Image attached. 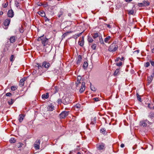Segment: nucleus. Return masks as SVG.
<instances>
[{"instance_id":"37","label":"nucleus","mask_w":154,"mask_h":154,"mask_svg":"<svg viewBox=\"0 0 154 154\" xmlns=\"http://www.w3.org/2000/svg\"><path fill=\"white\" fill-rule=\"evenodd\" d=\"M14 58V56L13 55H11L10 57V61L11 62H12L13 61Z\"/></svg>"},{"instance_id":"25","label":"nucleus","mask_w":154,"mask_h":154,"mask_svg":"<svg viewBox=\"0 0 154 154\" xmlns=\"http://www.w3.org/2000/svg\"><path fill=\"white\" fill-rule=\"evenodd\" d=\"M9 141L11 143H14L16 142V140L14 138L12 137L9 140Z\"/></svg>"},{"instance_id":"29","label":"nucleus","mask_w":154,"mask_h":154,"mask_svg":"<svg viewBox=\"0 0 154 154\" xmlns=\"http://www.w3.org/2000/svg\"><path fill=\"white\" fill-rule=\"evenodd\" d=\"M15 4L16 5V7L18 8H19V9H21L20 7V6L19 5V3L17 1V2H15Z\"/></svg>"},{"instance_id":"17","label":"nucleus","mask_w":154,"mask_h":154,"mask_svg":"<svg viewBox=\"0 0 154 154\" xmlns=\"http://www.w3.org/2000/svg\"><path fill=\"white\" fill-rule=\"evenodd\" d=\"M92 36L94 39H95L97 37H99V35L97 33H94L92 34Z\"/></svg>"},{"instance_id":"57","label":"nucleus","mask_w":154,"mask_h":154,"mask_svg":"<svg viewBox=\"0 0 154 154\" xmlns=\"http://www.w3.org/2000/svg\"><path fill=\"white\" fill-rule=\"evenodd\" d=\"M151 76H152V77L153 78L154 77V71L153 72L152 74V75H151Z\"/></svg>"},{"instance_id":"53","label":"nucleus","mask_w":154,"mask_h":154,"mask_svg":"<svg viewBox=\"0 0 154 154\" xmlns=\"http://www.w3.org/2000/svg\"><path fill=\"white\" fill-rule=\"evenodd\" d=\"M140 52V50H137L134 52V53H136L137 54L139 53Z\"/></svg>"},{"instance_id":"14","label":"nucleus","mask_w":154,"mask_h":154,"mask_svg":"<svg viewBox=\"0 0 154 154\" xmlns=\"http://www.w3.org/2000/svg\"><path fill=\"white\" fill-rule=\"evenodd\" d=\"M49 97V93H46L45 94H43L42 96V97L43 99H48Z\"/></svg>"},{"instance_id":"47","label":"nucleus","mask_w":154,"mask_h":154,"mask_svg":"<svg viewBox=\"0 0 154 154\" xmlns=\"http://www.w3.org/2000/svg\"><path fill=\"white\" fill-rule=\"evenodd\" d=\"M19 30L20 33H23L24 31L23 30L21 29V27L19 28Z\"/></svg>"},{"instance_id":"58","label":"nucleus","mask_w":154,"mask_h":154,"mask_svg":"<svg viewBox=\"0 0 154 154\" xmlns=\"http://www.w3.org/2000/svg\"><path fill=\"white\" fill-rule=\"evenodd\" d=\"M83 32H81L79 34H78V37L80 36L83 33Z\"/></svg>"},{"instance_id":"59","label":"nucleus","mask_w":154,"mask_h":154,"mask_svg":"<svg viewBox=\"0 0 154 154\" xmlns=\"http://www.w3.org/2000/svg\"><path fill=\"white\" fill-rule=\"evenodd\" d=\"M3 14V12L2 11H0V15H2Z\"/></svg>"},{"instance_id":"60","label":"nucleus","mask_w":154,"mask_h":154,"mask_svg":"<svg viewBox=\"0 0 154 154\" xmlns=\"http://www.w3.org/2000/svg\"><path fill=\"white\" fill-rule=\"evenodd\" d=\"M45 21H46L47 20L48 21H49L50 20L49 19H48V18H46V19H45Z\"/></svg>"},{"instance_id":"33","label":"nucleus","mask_w":154,"mask_h":154,"mask_svg":"<svg viewBox=\"0 0 154 154\" xmlns=\"http://www.w3.org/2000/svg\"><path fill=\"white\" fill-rule=\"evenodd\" d=\"M78 63L80 62L82 59V57L79 55L78 57Z\"/></svg>"},{"instance_id":"5","label":"nucleus","mask_w":154,"mask_h":154,"mask_svg":"<svg viewBox=\"0 0 154 154\" xmlns=\"http://www.w3.org/2000/svg\"><path fill=\"white\" fill-rule=\"evenodd\" d=\"M150 124L151 122L147 120H143L140 122V125L143 127H146L148 125H150Z\"/></svg>"},{"instance_id":"41","label":"nucleus","mask_w":154,"mask_h":154,"mask_svg":"<svg viewBox=\"0 0 154 154\" xmlns=\"http://www.w3.org/2000/svg\"><path fill=\"white\" fill-rule=\"evenodd\" d=\"M138 6H139L140 7H142L144 6L143 3L142 2L140 3H138Z\"/></svg>"},{"instance_id":"55","label":"nucleus","mask_w":154,"mask_h":154,"mask_svg":"<svg viewBox=\"0 0 154 154\" xmlns=\"http://www.w3.org/2000/svg\"><path fill=\"white\" fill-rule=\"evenodd\" d=\"M132 1V0H125V1L126 2H131Z\"/></svg>"},{"instance_id":"61","label":"nucleus","mask_w":154,"mask_h":154,"mask_svg":"<svg viewBox=\"0 0 154 154\" xmlns=\"http://www.w3.org/2000/svg\"><path fill=\"white\" fill-rule=\"evenodd\" d=\"M68 16L69 17H71V13H69L68 14Z\"/></svg>"},{"instance_id":"26","label":"nucleus","mask_w":154,"mask_h":154,"mask_svg":"<svg viewBox=\"0 0 154 154\" xmlns=\"http://www.w3.org/2000/svg\"><path fill=\"white\" fill-rule=\"evenodd\" d=\"M38 14L42 17H44L45 15V14L44 12L42 11H39L38 13Z\"/></svg>"},{"instance_id":"10","label":"nucleus","mask_w":154,"mask_h":154,"mask_svg":"<svg viewBox=\"0 0 154 154\" xmlns=\"http://www.w3.org/2000/svg\"><path fill=\"white\" fill-rule=\"evenodd\" d=\"M11 19H7L4 21V25L5 26H8L10 22Z\"/></svg>"},{"instance_id":"24","label":"nucleus","mask_w":154,"mask_h":154,"mask_svg":"<svg viewBox=\"0 0 154 154\" xmlns=\"http://www.w3.org/2000/svg\"><path fill=\"white\" fill-rule=\"evenodd\" d=\"M88 41L90 43H91L94 41L93 39L92 38L89 36H88Z\"/></svg>"},{"instance_id":"43","label":"nucleus","mask_w":154,"mask_h":154,"mask_svg":"<svg viewBox=\"0 0 154 154\" xmlns=\"http://www.w3.org/2000/svg\"><path fill=\"white\" fill-rule=\"evenodd\" d=\"M12 95V94L10 92L7 93L6 94V95L7 96L10 97Z\"/></svg>"},{"instance_id":"45","label":"nucleus","mask_w":154,"mask_h":154,"mask_svg":"<svg viewBox=\"0 0 154 154\" xmlns=\"http://www.w3.org/2000/svg\"><path fill=\"white\" fill-rule=\"evenodd\" d=\"M57 102L58 104H60L62 103V101L61 99H58L57 100Z\"/></svg>"},{"instance_id":"3","label":"nucleus","mask_w":154,"mask_h":154,"mask_svg":"<svg viewBox=\"0 0 154 154\" xmlns=\"http://www.w3.org/2000/svg\"><path fill=\"white\" fill-rule=\"evenodd\" d=\"M118 48V45L116 42H114L111 44L108 48V50L110 52H113L117 51Z\"/></svg>"},{"instance_id":"62","label":"nucleus","mask_w":154,"mask_h":154,"mask_svg":"<svg viewBox=\"0 0 154 154\" xmlns=\"http://www.w3.org/2000/svg\"><path fill=\"white\" fill-rule=\"evenodd\" d=\"M107 27H108L109 28H111L110 25L109 24H107Z\"/></svg>"},{"instance_id":"9","label":"nucleus","mask_w":154,"mask_h":154,"mask_svg":"<svg viewBox=\"0 0 154 154\" xmlns=\"http://www.w3.org/2000/svg\"><path fill=\"white\" fill-rule=\"evenodd\" d=\"M14 12L13 10L12 9L8 11V15L9 17L12 18L14 16Z\"/></svg>"},{"instance_id":"56","label":"nucleus","mask_w":154,"mask_h":154,"mask_svg":"<svg viewBox=\"0 0 154 154\" xmlns=\"http://www.w3.org/2000/svg\"><path fill=\"white\" fill-rule=\"evenodd\" d=\"M120 59V58L119 57L118 58H117L116 60V61H118L119 60V59Z\"/></svg>"},{"instance_id":"16","label":"nucleus","mask_w":154,"mask_h":154,"mask_svg":"<svg viewBox=\"0 0 154 154\" xmlns=\"http://www.w3.org/2000/svg\"><path fill=\"white\" fill-rule=\"evenodd\" d=\"M24 117V115L23 114H20L19 116L18 120L19 122H21L23 120Z\"/></svg>"},{"instance_id":"4","label":"nucleus","mask_w":154,"mask_h":154,"mask_svg":"<svg viewBox=\"0 0 154 154\" xmlns=\"http://www.w3.org/2000/svg\"><path fill=\"white\" fill-rule=\"evenodd\" d=\"M106 148V146L103 143H99L97 144V148L98 150H104Z\"/></svg>"},{"instance_id":"8","label":"nucleus","mask_w":154,"mask_h":154,"mask_svg":"<svg viewBox=\"0 0 154 154\" xmlns=\"http://www.w3.org/2000/svg\"><path fill=\"white\" fill-rule=\"evenodd\" d=\"M85 90V83L82 82L81 84V88L79 90L80 93H82Z\"/></svg>"},{"instance_id":"22","label":"nucleus","mask_w":154,"mask_h":154,"mask_svg":"<svg viewBox=\"0 0 154 154\" xmlns=\"http://www.w3.org/2000/svg\"><path fill=\"white\" fill-rule=\"evenodd\" d=\"M54 109V106L52 105L49 106L48 107V110L49 111H52Z\"/></svg>"},{"instance_id":"50","label":"nucleus","mask_w":154,"mask_h":154,"mask_svg":"<svg viewBox=\"0 0 154 154\" xmlns=\"http://www.w3.org/2000/svg\"><path fill=\"white\" fill-rule=\"evenodd\" d=\"M150 62L151 63V65L152 66H154V61H150Z\"/></svg>"},{"instance_id":"7","label":"nucleus","mask_w":154,"mask_h":154,"mask_svg":"<svg viewBox=\"0 0 154 154\" xmlns=\"http://www.w3.org/2000/svg\"><path fill=\"white\" fill-rule=\"evenodd\" d=\"M40 144V140L37 139L35 142L34 144V147L36 149H39V145Z\"/></svg>"},{"instance_id":"49","label":"nucleus","mask_w":154,"mask_h":154,"mask_svg":"<svg viewBox=\"0 0 154 154\" xmlns=\"http://www.w3.org/2000/svg\"><path fill=\"white\" fill-rule=\"evenodd\" d=\"M150 63L149 62H147L145 64V66L146 67H148L149 66Z\"/></svg>"},{"instance_id":"35","label":"nucleus","mask_w":154,"mask_h":154,"mask_svg":"<svg viewBox=\"0 0 154 154\" xmlns=\"http://www.w3.org/2000/svg\"><path fill=\"white\" fill-rule=\"evenodd\" d=\"M39 6L42 5L44 7H46L48 6V4L47 3H46L45 4L41 3V5H39Z\"/></svg>"},{"instance_id":"11","label":"nucleus","mask_w":154,"mask_h":154,"mask_svg":"<svg viewBox=\"0 0 154 154\" xmlns=\"http://www.w3.org/2000/svg\"><path fill=\"white\" fill-rule=\"evenodd\" d=\"M59 127H61V126L58 123H55L54 124V127H53L52 129L54 131H56L58 129Z\"/></svg>"},{"instance_id":"2","label":"nucleus","mask_w":154,"mask_h":154,"mask_svg":"<svg viewBox=\"0 0 154 154\" xmlns=\"http://www.w3.org/2000/svg\"><path fill=\"white\" fill-rule=\"evenodd\" d=\"M50 66V63L48 62H47L46 61H44L42 63V65H41V63H38L37 64V65L36 66L38 67V69L39 70V71H40V69L41 70V69H42L43 67L48 69Z\"/></svg>"},{"instance_id":"48","label":"nucleus","mask_w":154,"mask_h":154,"mask_svg":"<svg viewBox=\"0 0 154 154\" xmlns=\"http://www.w3.org/2000/svg\"><path fill=\"white\" fill-rule=\"evenodd\" d=\"M90 88L92 91H96V89H95V88L93 86H91L90 87Z\"/></svg>"},{"instance_id":"44","label":"nucleus","mask_w":154,"mask_h":154,"mask_svg":"<svg viewBox=\"0 0 154 154\" xmlns=\"http://www.w3.org/2000/svg\"><path fill=\"white\" fill-rule=\"evenodd\" d=\"M100 132L103 133V134H104L105 133V130L104 128H102L101 129Z\"/></svg>"},{"instance_id":"20","label":"nucleus","mask_w":154,"mask_h":154,"mask_svg":"<svg viewBox=\"0 0 154 154\" xmlns=\"http://www.w3.org/2000/svg\"><path fill=\"white\" fill-rule=\"evenodd\" d=\"M99 42L101 44H104V41L102 38V37L101 35H99Z\"/></svg>"},{"instance_id":"18","label":"nucleus","mask_w":154,"mask_h":154,"mask_svg":"<svg viewBox=\"0 0 154 154\" xmlns=\"http://www.w3.org/2000/svg\"><path fill=\"white\" fill-rule=\"evenodd\" d=\"M110 38L111 37L109 36H108L106 38H105L104 41L106 43H108Z\"/></svg>"},{"instance_id":"36","label":"nucleus","mask_w":154,"mask_h":154,"mask_svg":"<svg viewBox=\"0 0 154 154\" xmlns=\"http://www.w3.org/2000/svg\"><path fill=\"white\" fill-rule=\"evenodd\" d=\"M63 12L62 11H60L58 14V16L59 17H60L63 14Z\"/></svg>"},{"instance_id":"30","label":"nucleus","mask_w":154,"mask_h":154,"mask_svg":"<svg viewBox=\"0 0 154 154\" xmlns=\"http://www.w3.org/2000/svg\"><path fill=\"white\" fill-rule=\"evenodd\" d=\"M142 3H143L144 6H148L149 4V2H146V1H143Z\"/></svg>"},{"instance_id":"19","label":"nucleus","mask_w":154,"mask_h":154,"mask_svg":"<svg viewBox=\"0 0 154 154\" xmlns=\"http://www.w3.org/2000/svg\"><path fill=\"white\" fill-rule=\"evenodd\" d=\"M88 65V63L87 61H85L84 62L83 66V67L84 69H86Z\"/></svg>"},{"instance_id":"28","label":"nucleus","mask_w":154,"mask_h":154,"mask_svg":"<svg viewBox=\"0 0 154 154\" xmlns=\"http://www.w3.org/2000/svg\"><path fill=\"white\" fill-rule=\"evenodd\" d=\"M15 100L13 99H11V101H8V103L9 105H12L13 104Z\"/></svg>"},{"instance_id":"12","label":"nucleus","mask_w":154,"mask_h":154,"mask_svg":"<svg viewBox=\"0 0 154 154\" xmlns=\"http://www.w3.org/2000/svg\"><path fill=\"white\" fill-rule=\"evenodd\" d=\"M79 44L81 46H82L84 45V38L83 36L82 38L79 41Z\"/></svg>"},{"instance_id":"54","label":"nucleus","mask_w":154,"mask_h":154,"mask_svg":"<svg viewBox=\"0 0 154 154\" xmlns=\"http://www.w3.org/2000/svg\"><path fill=\"white\" fill-rule=\"evenodd\" d=\"M120 146L122 148H123L124 146V144H121Z\"/></svg>"},{"instance_id":"42","label":"nucleus","mask_w":154,"mask_h":154,"mask_svg":"<svg viewBox=\"0 0 154 154\" xmlns=\"http://www.w3.org/2000/svg\"><path fill=\"white\" fill-rule=\"evenodd\" d=\"M122 63L121 62H119V63H116V65H117V66H121L122 65Z\"/></svg>"},{"instance_id":"63","label":"nucleus","mask_w":154,"mask_h":154,"mask_svg":"<svg viewBox=\"0 0 154 154\" xmlns=\"http://www.w3.org/2000/svg\"><path fill=\"white\" fill-rule=\"evenodd\" d=\"M123 59H124V57H122L121 58H120V60H123Z\"/></svg>"},{"instance_id":"34","label":"nucleus","mask_w":154,"mask_h":154,"mask_svg":"<svg viewBox=\"0 0 154 154\" xmlns=\"http://www.w3.org/2000/svg\"><path fill=\"white\" fill-rule=\"evenodd\" d=\"M137 96L138 100L139 101H140V102H141L142 100H141V99L140 97V95H139L138 94H137Z\"/></svg>"},{"instance_id":"52","label":"nucleus","mask_w":154,"mask_h":154,"mask_svg":"<svg viewBox=\"0 0 154 154\" xmlns=\"http://www.w3.org/2000/svg\"><path fill=\"white\" fill-rule=\"evenodd\" d=\"M94 100L96 101H99V98H94Z\"/></svg>"},{"instance_id":"13","label":"nucleus","mask_w":154,"mask_h":154,"mask_svg":"<svg viewBox=\"0 0 154 154\" xmlns=\"http://www.w3.org/2000/svg\"><path fill=\"white\" fill-rule=\"evenodd\" d=\"M26 79L25 78H23L20 80L19 85L21 87L24 85V81Z\"/></svg>"},{"instance_id":"27","label":"nucleus","mask_w":154,"mask_h":154,"mask_svg":"<svg viewBox=\"0 0 154 154\" xmlns=\"http://www.w3.org/2000/svg\"><path fill=\"white\" fill-rule=\"evenodd\" d=\"M152 79H153V77H152V76H150L148 77V79H147L148 83H150L152 81Z\"/></svg>"},{"instance_id":"23","label":"nucleus","mask_w":154,"mask_h":154,"mask_svg":"<svg viewBox=\"0 0 154 154\" xmlns=\"http://www.w3.org/2000/svg\"><path fill=\"white\" fill-rule=\"evenodd\" d=\"M119 69H116L114 73V75L115 76L118 75L119 74Z\"/></svg>"},{"instance_id":"51","label":"nucleus","mask_w":154,"mask_h":154,"mask_svg":"<svg viewBox=\"0 0 154 154\" xmlns=\"http://www.w3.org/2000/svg\"><path fill=\"white\" fill-rule=\"evenodd\" d=\"M69 32H66V33H65L64 34H63V36H64V37H65V36L66 35H67L68 34H69Z\"/></svg>"},{"instance_id":"21","label":"nucleus","mask_w":154,"mask_h":154,"mask_svg":"<svg viewBox=\"0 0 154 154\" xmlns=\"http://www.w3.org/2000/svg\"><path fill=\"white\" fill-rule=\"evenodd\" d=\"M79 147L78 146V151L79 150V151H78V154H83L84 151L83 149L81 150L79 148Z\"/></svg>"},{"instance_id":"38","label":"nucleus","mask_w":154,"mask_h":154,"mask_svg":"<svg viewBox=\"0 0 154 154\" xmlns=\"http://www.w3.org/2000/svg\"><path fill=\"white\" fill-rule=\"evenodd\" d=\"M134 12L133 10H130L128 11V14H129L133 15L134 14Z\"/></svg>"},{"instance_id":"15","label":"nucleus","mask_w":154,"mask_h":154,"mask_svg":"<svg viewBox=\"0 0 154 154\" xmlns=\"http://www.w3.org/2000/svg\"><path fill=\"white\" fill-rule=\"evenodd\" d=\"M16 37L12 36L10 37L9 40L10 42L11 43H13L15 42L16 41Z\"/></svg>"},{"instance_id":"6","label":"nucleus","mask_w":154,"mask_h":154,"mask_svg":"<svg viewBox=\"0 0 154 154\" xmlns=\"http://www.w3.org/2000/svg\"><path fill=\"white\" fill-rule=\"evenodd\" d=\"M68 115V112L67 111H63L59 115V117L60 119H64Z\"/></svg>"},{"instance_id":"1","label":"nucleus","mask_w":154,"mask_h":154,"mask_svg":"<svg viewBox=\"0 0 154 154\" xmlns=\"http://www.w3.org/2000/svg\"><path fill=\"white\" fill-rule=\"evenodd\" d=\"M38 41H41L43 46H46L48 49H46V51H50L52 49V47L50 46V43L48 42V39L44 36L39 37L37 39Z\"/></svg>"},{"instance_id":"39","label":"nucleus","mask_w":154,"mask_h":154,"mask_svg":"<svg viewBox=\"0 0 154 154\" xmlns=\"http://www.w3.org/2000/svg\"><path fill=\"white\" fill-rule=\"evenodd\" d=\"M23 145L22 143H19L17 144V146L18 147H22Z\"/></svg>"},{"instance_id":"40","label":"nucleus","mask_w":154,"mask_h":154,"mask_svg":"<svg viewBox=\"0 0 154 154\" xmlns=\"http://www.w3.org/2000/svg\"><path fill=\"white\" fill-rule=\"evenodd\" d=\"M17 89L16 87L14 86H11V89L12 91H15Z\"/></svg>"},{"instance_id":"31","label":"nucleus","mask_w":154,"mask_h":154,"mask_svg":"<svg viewBox=\"0 0 154 154\" xmlns=\"http://www.w3.org/2000/svg\"><path fill=\"white\" fill-rule=\"evenodd\" d=\"M82 79V76L79 75L78 76V82H79V83H81V82H80L81 81Z\"/></svg>"},{"instance_id":"32","label":"nucleus","mask_w":154,"mask_h":154,"mask_svg":"<svg viewBox=\"0 0 154 154\" xmlns=\"http://www.w3.org/2000/svg\"><path fill=\"white\" fill-rule=\"evenodd\" d=\"M97 47V45L95 44H93L91 46L92 49L93 50H95Z\"/></svg>"},{"instance_id":"64","label":"nucleus","mask_w":154,"mask_h":154,"mask_svg":"<svg viewBox=\"0 0 154 154\" xmlns=\"http://www.w3.org/2000/svg\"><path fill=\"white\" fill-rule=\"evenodd\" d=\"M150 104H148V107L149 108H151L150 107V106H150Z\"/></svg>"},{"instance_id":"46","label":"nucleus","mask_w":154,"mask_h":154,"mask_svg":"<svg viewBox=\"0 0 154 154\" xmlns=\"http://www.w3.org/2000/svg\"><path fill=\"white\" fill-rule=\"evenodd\" d=\"M8 5V2H7L4 5H3V7L4 8H5L7 7Z\"/></svg>"}]
</instances>
